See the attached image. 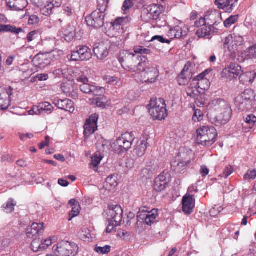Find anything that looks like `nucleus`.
Wrapping results in <instances>:
<instances>
[{"instance_id": "f257e3e1", "label": "nucleus", "mask_w": 256, "mask_h": 256, "mask_svg": "<svg viewBox=\"0 0 256 256\" xmlns=\"http://www.w3.org/2000/svg\"><path fill=\"white\" fill-rule=\"evenodd\" d=\"M98 8L86 18V22L88 26L98 28L103 26L105 14L104 12L108 7L109 1L97 0Z\"/></svg>"}, {"instance_id": "f03ea898", "label": "nucleus", "mask_w": 256, "mask_h": 256, "mask_svg": "<svg viewBox=\"0 0 256 256\" xmlns=\"http://www.w3.org/2000/svg\"><path fill=\"white\" fill-rule=\"evenodd\" d=\"M211 104L218 111V114L216 117V125L226 124L230 120L232 112L228 103L224 100L216 98L212 101Z\"/></svg>"}, {"instance_id": "7ed1b4c3", "label": "nucleus", "mask_w": 256, "mask_h": 256, "mask_svg": "<svg viewBox=\"0 0 256 256\" xmlns=\"http://www.w3.org/2000/svg\"><path fill=\"white\" fill-rule=\"evenodd\" d=\"M196 140L198 144L209 146L216 140L218 133L215 128L212 126H204L196 130Z\"/></svg>"}, {"instance_id": "20e7f679", "label": "nucleus", "mask_w": 256, "mask_h": 256, "mask_svg": "<svg viewBox=\"0 0 256 256\" xmlns=\"http://www.w3.org/2000/svg\"><path fill=\"white\" fill-rule=\"evenodd\" d=\"M148 107L149 113L154 120H161L168 116L166 104L162 98L152 99Z\"/></svg>"}, {"instance_id": "39448f33", "label": "nucleus", "mask_w": 256, "mask_h": 256, "mask_svg": "<svg viewBox=\"0 0 256 256\" xmlns=\"http://www.w3.org/2000/svg\"><path fill=\"white\" fill-rule=\"evenodd\" d=\"M123 210L119 205H112L106 210V218L109 225L106 228V232H110L114 227L120 224L122 221Z\"/></svg>"}, {"instance_id": "423d86ee", "label": "nucleus", "mask_w": 256, "mask_h": 256, "mask_svg": "<svg viewBox=\"0 0 256 256\" xmlns=\"http://www.w3.org/2000/svg\"><path fill=\"white\" fill-rule=\"evenodd\" d=\"M52 250L56 256H76L78 250V247L73 242L62 241L52 248Z\"/></svg>"}, {"instance_id": "0eeeda50", "label": "nucleus", "mask_w": 256, "mask_h": 256, "mask_svg": "<svg viewBox=\"0 0 256 256\" xmlns=\"http://www.w3.org/2000/svg\"><path fill=\"white\" fill-rule=\"evenodd\" d=\"M76 81L82 83L80 86V90L85 94H92L94 96H98L102 95L104 92V89L102 87H100L95 85L90 84L88 78L84 75L78 76Z\"/></svg>"}, {"instance_id": "6e6552de", "label": "nucleus", "mask_w": 256, "mask_h": 256, "mask_svg": "<svg viewBox=\"0 0 256 256\" xmlns=\"http://www.w3.org/2000/svg\"><path fill=\"white\" fill-rule=\"evenodd\" d=\"M164 11V8L162 6L153 4L143 10L142 18L146 22L151 20L160 21V16Z\"/></svg>"}, {"instance_id": "1a4fd4ad", "label": "nucleus", "mask_w": 256, "mask_h": 256, "mask_svg": "<svg viewBox=\"0 0 256 256\" xmlns=\"http://www.w3.org/2000/svg\"><path fill=\"white\" fill-rule=\"evenodd\" d=\"M140 60V56H136L129 50H123L120 52L119 61L123 68L130 72L132 69H134V66Z\"/></svg>"}, {"instance_id": "9d476101", "label": "nucleus", "mask_w": 256, "mask_h": 256, "mask_svg": "<svg viewBox=\"0 0 256 256\" xmlns=\"http://www.w3.org/2000/svg\"><path fill=\"white\" fill-rule=\"evenodd\" d=\"M244 42L242 36L234 34H230L225 38L224 45L225 48H227L232 55L238 52V48L243 46Z\"/></svg>"}, {"instance_id": "9b49d317", "label": "nucleus", "mask_w": 256, "mask_h": 256, "mask_svg": "<svg viewBox=\"0 0 256 256\" xmlns=\"http://www.w3.org/2000/svg\"><path fill=\"white\" fill-rule=\"evenodd\" d=\"M92 56L91 50L86 46H80L76 48V50L72 52L68 56V58L71 61L88 60Z\"/></svg>"}, {"instance_id": "f8f14e48", "label": "nucleus", "mask_w": 256, "mask_h": 256, "mask_svg": "<svg viewBox=\"0 0 256 256\" xmlns=\"http://www.w3.org/2000/svg\"><path fill=\"white\" fill-rule=\"evenodd\" d=\"M159 76V71L156 66H150L145 72L140 73L136 76V80L138 82H146L147 84H153Z\"/></svg>"}, {"instance_id": "ddd939ff", "label": "nucleus", "mask_w": 256, "mask_h": 256, "mask_svg": "<svg viewBox=\"0 0 256 256\" xmlns=\"http://www.w3.org/2000/svg\"><path fill=\"white\" fill-rule=\"evenodd\" d=\"M134 138L132 132H126L116 139L114 145L118 147V150L122 152H126L131 148Z\"/></svg>"}, {"instance_id": "4468645a", "label": "nucleus", "mask_w": 256, "mask_h": 256, "mask_svg": "<svg viewBox=\"0 0 256 256\" xmlns=\"http://www.w3.org/2000/svg\"><path fill=\"white\" fill-rule=\"evenodd\" d=\"M189 30L184 23L178 21L174 27H171L167 32V36L170 39L180 38L186 36Z\"/></svg>"}, {"instance_id": "2eb2a0df", "label": "nucleus", "mask_w": 256, "mask_h": 256, "mask_svg": "<svg viewBox=\"0 0 256 256\" xmlns=\"http://www.w3.org/2000/svg\"><path fill=\"white\" fill-rule=\"evenodd\" d=\"M222 20L221 14L218 12H212L208 16H206L204 18H200L198 20L195 22V26L199 27L206 24L211 26H217V22H220Z\"/></svg>"}, {"instance_id": "dca6fc26", "label": "nucleus", "mask_w": 256, "mask_h": 256, "mask_svg": "<svg viewBox=\"0 0 256 256\" xmlns=\"http://www.w3.org/2000/svg\"><path fill=\"white\" fill-rule=\"evenodd\" d=\"M158 216L156 209H153L151 211L140 210L137 215L138 221L150 226L155 222Z\"/></svg>"}, {"instance_id": "f3484780", "label": "nucleus", "mask_w": 256, "mask_h": 256, "mask_svg": "<svg viewBox=\"0 0 256 256\" xmlns=\"http://www.w3.org/2000/svg\"><path fill=\"white\" fill-rule=\"evenodd\" d=\"M241 71L242 68L240 66L236 64L232 63L223 70L222 76L223 78L232 80L240 75Z\"/></svg>"}, {"instance_id": "a211bd4d", "label": "nucleus", "mask_w": 256, "mask_h": 256, "mask_svg": "<svg viewBox=\"0 0 256 256\" xmlns=\"http://www.w3.org/2000/svg\"><path fill=\"white\" fill-rule=\"evenodd\" d=\"M170 180V174L168 171H164L158 176L156 178L154 188L156 192L164 190Z\"/></svg>"}, {"instance_id": "6ab92c4d", "label": "nucleus", "mask_w": 256, "mask_h": 256, "mask_svg": "<svg viewBox=\"0 0 256 256\" xmlns=\"http://www.w3.org/2000/svg\"><path fill=\"white\" fill-rule=\"evenodd\" d=\"M54 108L48 102H44L40 104L38 106H34L30 110L28 111L29 115H41L44 113L50 114H51Z\"/></svg>"}, {"instance_id": "aec40b11", "label": "nucleus", "mask_w": 256, "mask_h": 256, "mask_svg": "<svg viewBox=\"0 0 256 256\" xmlns=\"http://www.w3.org/2000/svg\"><path fill=\"white\" fill-rule=\"evenodd\" d=\"M98 118V114H94L86 120L84 126V134L85 136H88L94 134L96 130Z\"/></svg>"}, {"instance_id": "412c9836", "label": "nucleus", "mask_w": 256, "mask_h": 256, "mask_svg": "<svg viewBox=\"0 0 256 256\" xmlns=\"http://www.w3.org/2000/svg\"><path fill=\"white\" fill-rule=\"evenodd\" d=\"M204 77L205 72H202L192 80V85L196 86L199 91H202V93L208 90L210 84L209 80Z\"/></svg>"}, {"instance_id": "4be33fe9", "label": "nucleus", "mask_w": 256, "mask_h": 256, "mask_svg": "<svg viewBox=\"0 0 256 256\" xmlns=\"http://www.w3.org/2000/svg\"><path fill=\"white\" fill-rule=\"evenodd\" d=\"M191 64L187 62L180 74L178 78V82L180 86H185L188 84L190 79L192 77V72Z\"/></svg>"}, {"instance_id": "5701e85b", "label": "nucleus", "mask_w": 256, "mask_h": 256, "mask_svg": "<svg viewBox=\"0 0 256 256\" xmlns=\"http://www.w3.org/2000/svg\"><path fill=\"white\" fill-rule=\"evenodd\" d=\"M34 4L40 8L42 14L49 16L52 13L53 4L51 0H32Z\"/></svg>"}, {"instance_id": "b1692460", "label": "nucleus", "mask_w": 256, "mask_h": 256, "mask_svg": "<svg viewBox=\"0 0 256 256\" xmlns=\"http://www.w3.org/2000/svg\"><path fill=\"white\" fill-rule=\"evenodd\" d=\"M53 104L58 108L72 113L74 110V106L73 102L68 98L60 100L54 98Z\"/></svg>"}, {"instance_id": "393cba45", "label": "nucleus", "mask_w": 256, "mask_h": 256, "mask_svg": "<svg viewBox=\"0 0 256 256\" xmlns=\"http://www.w3.org/2000/svg\"><path fill=\"white\" fill-rule=\"evenodd\" d=\"M44 232L43 223L34 222L30 226L28 227L26 232V236L30 238L42 234Z\"/></svg>"}, {"instance_id": "a878e982", "label": "nucleus", "mask_w": 256, "mask_h": 256, "mask_svg": "<svg viewBox=\"0 0 256 256\" xmlns=\"http://www.w3.org/2000/svg\"><path fill=\"white\" fill-rule=\"evenodd\" d=\"M108 44L104 42L96 44L94 46V52L98 60H104L108 56Z\"/></svg>"}, {"instance_id": "bb28decb", "label": "nucleus", "mask_w": 256, "mask_h": 256, "mask_svg": "<svg viewBox=\"0 0 256 256\" xmlns=\"http://www.w3.org/2000/svg\"><path fill=\"white\" fill-rule=\"evenodd\" d=\"M190 164L176 158L171 162V168L176 174H184Z\"/></svg>"}, {"instance_id": "cd10ccee", "label": "nucleus", "mask_w": 256, "mask_h": 256, "mask_svg": "<svg viewBox=\"0 0 256 256\" xmlns=\"http://www.w3.org/2000/svg\"><path fill=\"white\" fill-rule=\"evenodd\" d=\"M195 206V200L193 196L185 195L182 198V210L186 214H190Z\"/></svg>"}, {"instance_id": "c85d7f7f", "label": "nucleus", "mask_w": 256, "mask_h": 256, "mask_svg": "<svg viewBox=\"0 0 256 256\" xmlns=\"http://www.w3.org/2000/svg\"><path fill=\"white\" fill-rule=\"evenodd\" d=\"M76 28L74 26L68 25L62 28L59 32L60 36L67 42H71L75 35Z\"/></svg>"}, {"instance_id": "c756f323", "label": "nucleus", "mask_w": 256, "mask_h": 256, "mask_svg": "<svg viewBox=\"0 0 256 256\" xmlns=\"http://www.w3.org/2000/svg\"><path fill=\"white\" fill-rule=\"evenodd\" d=\"M6 6L15 11L22 10L27 6L26 0H6Z\"/></svg>"}, {"instance_id": "7c9ffc66", "label": "nucleus", "mask_w": 256, "mask_h": 256, "mask_svg": "<svg viewBox=\"0 0 256 256\" xmlns=\"http://www.w3.org/2000/svg\"><path fill=\"white\" fill-rule=\"evenodd\" d=\"M140 58L141 59V62L139 60L138 64L134 66V67L136 68L134 69H132V70L130 71L131 72H136L134 74L135 78L136 76L139 74V76H140V73L142 72L146 71V69L150 68L148 66V62L144 57H143L144 60L142 58V56H140Z\"/></svg>"}, {"instance_id": "2f4dec72", "label": "nucleus", "mask_w": 256, "mask_h": 256, "mask_svg": "<svg viewBox=\"0 0 256 256\" xmlns=\"http://www.w3.org/2000/svg\"><path fill=\"white\" fill-rule=\"evenodd\" d=\"M176 158L190 164L194 158V154L191 150L183 148L180 150L178 156Z\"/></svg>"}, {"instance_id": "473e14b6", "label": "nucleus", "mask_w": 256, "mask_h": 256, "mask_svg": "<svg viewBox=\"0 0 256 256\" xmlns=\"http://www.w3.org/2000/svg\"><path fill=\"white\" fill-rule=\"evenodd\" d=\"M256 76V74L254 72H246L240 75V81L244 85L250 86L252 83Z\"/></svg>"}, {"instance_id": "72a5a7b5", "label": "nucleus", "mask_w": 256, "mask_h": 256, "mask_svg": "<svg viewBox=\"0 0 256 256\" xmlns=\"http://www.w3.org/2000/svg\"><path fill=\"white\" fill-rule=\"evenodd\" d=\"M158 166L152 162L148 164L142 170V174L146 178H150L158 170Z\"/></svg>"}, {"instance_id": "f704fd0d", "label": "nucleus", "mask_w": 256, "mask_h": 256, "mask_svg": "<svg viewBox=\"0 0 256 256\" xmlns=\"http://www.w3.org/2000/svg\"><path fill=\"white\" fill-rule=\"evenodd\" d=\"M147 144V142L144 140H138L134 147V151L138 156L141 157L144 155L146 150Z\"/></svg>"}, {"instance_id": "c9c22d12", "label": "nucleus", "mask_w": 256, "mask_h": 256, "mask_svg": "<svg viewBox=\"0 0 256 256\" xmlns=\"http://www.w3.org/2000/svg\"><path fill=\"white\" fill-rule=\"evenodd\" d=\"M215 4L218 8L224 10L226 12H231L234 5L233 0H216Z\"/></svg>"}, {"instance_id": "e433bc0d", "label": "nucleus", "mask_w": 256, "mask_h": 256, "mask_svg": "<svg viewBox=\"0 0 256 256\" xmlns=\"http://www.w3.org/2000/svg\"><path fill=\"white\" fill-rule=\"evenodd\" d=\"M0 24V32H11L14 34H18L22 32V29L20 28H17L15 26L10 24Z\"/></svg>"}, {"instance_id": "4c0bfd02", "label": "nucleus", "mask_w": 256, "mask_h": 256, "mask_svg": "<svg viewBox=\"0 0 256 256\" xmlns=\"http://www.w3.org/2000/svg\"><path fill=\"white\" fill-rule=\"evenodd\" d=\"M62 90L68 96H72L74 92V82L73 81H68L64 82L61 86Z\"/></svg>"}, {"instance_id": "58836bf2", "label": "nucleus", "mask_w": 256, "mask_h": 256, "mask_svg": "<svg viewBox=\"0 0 256 256\" xmlns=\"http://www.w3.org/2000/svg\"><path fill=\"white\" fill-rule=\"evenodd\" d=\"M130 21V18L128 16L124 18L120 17L116 19V20L112 23V26L114 28H116L118 30L120 28L123 29V26L126 24L128 23Z\"/></svg>"}, {"instance_id": "ea45409f", "label": "nucleus", "mask_w": 256, "mask_h": 256, "mask_svg": "<svg viewBox=\"0 0 256 256\" xmlns=\"http://www.w3.org/2000/svg\"><path fill=\"white\" fill-rule=\"evenodd\" d=\"M202 93V91H199V89L196 88V86L192 85V81L190 82L189 86L186 88V94L188 96L196 98L198 94Z\"/></svg>"}, {"instance_id": "a19ab883", "label": "nucleus", "mask_w": 256, "mask_h": 256, "mask_svg": "<svg viewBox=\"0 0 256 256\" xmlns=\"http://www.w3.org/2000/svg\"><path fill=\"white\" fill-rule=\"evenodd\" d=\"M211 29L210 28L204 27L198 29L196 34L199 38L210 39L211 38Z\"/></svg>"}, {"instance_id": "79ce46f5", "label": "nucleus", "mask_w": 256, "mask_h": 256, "mask_svg": "<svg viewBox=\"0 0 256 256\" xmlns=\"http://www.w3.org/2000/svg\"><path fill=\"white\" fill-rule=\"evenodd\" d=\"M16 204V202H15L14 200L12 198H10L7 202L3 204L2 208L4 212L9 214L14 211Z\"/></svg>"}, {"instance_id": "37998d69", "label": "nucleus", "mask_w": 256, "mask_h": 256, "mask_svg": "<svg viewBox=\"0 0 256 256\" xmlns=\"http://www.w3.org/2000/svg\"><path fill=\"white\" fill-rule=\"evenodd\" d=\"M117 175L112 174L108 176L106 180L105 186L106 188H109L110 190L111 188H115L117 184Z\"/></svg>"}, {"instance_id": "c03bdc74", "label": "nucleus", "mask_w": 256, "mask_h": 256, "mask_svg": "<svg viewBox=\"0 0 256 256\" xmlns=\"http://www.w3.org/2000/svg\"><path fill=\"white\" fill-rule=\"evenodd\" d=\"M236 105L238 107V109L242 111L247 110L250 105V102H248L246 100L241 98L240 100L238 99V96L236 98Z\"/></svg>"}, {"instance_id": "a18cd8bd", "label": "nucleus", "mask_w": 256, "mask_h": 256, "mask_svg": "<svg viewBox=\"0 0 256 256\" xmlns=\"http://www.w3.org/2000/svg\"><path fill=\"white\" fill-rule=\"evenodd\" d=\"M10 104V100L8 98V96L5 93L0 94V108L6 110Z\"/></svg>"}, {"instance_id": "49530a36", "label": "nucleus", "mask_w": 256, "mask_h": 256, "mask_svg": "<svg viewBox=\"0 0 256 256\" xmlns=\"http://www.w3.org/2000/svg\"><path fill=\"white\" fill-rule=\"evenodd\" d=\"M100 97H96L92 100V104H96V106L104 108L107 104L108 101L104 96L99 95Z\"/></svg>"}, {"instance_id": "de8ad7c7", "label": "nucleus", "mask_w": 256, "mask_h": 256, "mask_svg": "<svg viewBox=\"0 0 256 256\" xmlns=\"http://www.w3.org/2000/svg\"><path fill=\"white\" fill-rule=\"evenodd\" d=\"M244 54L248 58H256V44L248 48Z\"/></svg>"}, {"instance_id": "09e8293b", "label": "nucleus", "mask_w": 256, "mask_h": 256, "mask_svg": "<svg viewBox=\"0 0 256 256\" xmlns=\"http://www.w3.org/2000/svg\"><path fill=\"white\" fill-rule=\"evenodd\" d=\"M103 156L100 155V153L96 152L92 157V163L91 164L94 168H96L100 164L102 160Z\"/></svg>"}, {"instance_id": "8fccbe9b", "label": "nucleus", "mask_w": 256, "mask_h": 256, "mask_svg": "<svg viewBox=\"0 0 256 256\" xmlns=\"http://www.w3.org/2000/svg\"><path fill=\"white\" fill-rule=\"evenodd\" d=\"M254 92L251 90H246L242 94L238 96V99L240 100L241 98H244V99L246 100L248 102H250V100L253 97Z\"/></svg>"}, {"instance_id": "3c124183", "label": "nucleus", "mask_w": 256, "mask_h": 256, "mask_svg": "<svg viewBox=\"0 0 256 256\" xmlns=\"http://www.w3.org/2000/svg\"><path fill=\"white\" fill-rule=\"evenodd\" d=\"M238 15L231 16L224 21V26L230 28L232 25L235 24L238 20Z\"/></svg>"}, {"instance_id": "603ef678", "label": "nucleus", "mask_w": 256, "mask_h": 256, "mask_svg": "<svg viewBox=\"0 0 256 256\" xmlns=\"http://www.w3.org/2000/svg\"><path fill=\"white\" fill-rule=\"evenodd\" d=\"M111 247L110 246L106 245L104 246H100L96 245L95 248V251L102 254H108L110 251Z\"/></svg>"}, {"instance_id": "864d4df0", "label": "nucleus", "mask_w": 256, "mask_h": 256, "mask_svg": "<svg viewBox=\"0 0 256 256\" xmlns=\"http://www.w3.org/2000/svg\"><path fill=\"white\" fill-rule=\"evenodd\" d=\"M203 112L200 109L194 110V114L192 116V120L194 122H200L203 119Z\"/></svg>"}, {"instance_id": "5fc2aeb1", "label": "nucleus", "mask_w": 256, "mask_h": 256, "mask_svg": "<svg viewBox=\"0 0 256 256\" xmlns=\"http://www.w3.org/2000/svg\"><path fill=\"white\" fill-rule=\"evenodd\" d=\"M80 206L79 204H76L72 208V210L69 214L68 220H71L72 218L76 216L80 213Z\"/></svg>"}, {"instance_id": "6e6d98bb", "label": "nucleus", "mask_w": 256, "mask_h": 256, "mask_svg": "<svg viewBox=\"0 0 256 256\" xmlns=\"http://www.w3.org/2000/svg\"><path fill=\"white\" fill-rule=\"evenodd\" d=\"M104 80L110 84H118V83L119 82V80L118 78L116 76H104Z\"/></svg>"}, {"instance_id": "4d7b16f0", "label": "nucleus", "mask_w": 256, "mask_h": 256, "mask_svg": "<svg viewBox=\"0 0 256 256\" xmlns=\"http://www.w3.org/2000/svg\"><path fill=\"white\" fill-rule=\"evenodd\" d=\"M133 6L134 2L132 0H126L122 8V10L124 14H126V12L128 11Z\"/></svg>"}, {"instance_id": "13d9d810", "label": "nucleus", "mask_w": 256, "mask_h": 256, "mask_svg": "<svg viewBox=\"0 0 256 256\" xmlns=\"http://www.w3.org/2000/svg\"><path fill=\"white\" fill-rule=\"evenodd\" d=\"M52 238H48L44 241H40V250L46 249L52 244Z\"/></svg>"}, {"instance_id": "bf43d9fd", "label": "nucleus", "mask_w": 256, "mask_h": 256, "mask_svg": "<svg viewBox=\"0 0 256 256\" xmlns=\"http://www.w3.org/2000/svg\"><path fill=\"white\" fill-rule=\"evenodd\" d=\"M44 56L43 54H38L36 56L33 60L34 62H38V64H36V66L41 67L42 66L44 60H45Z\"/></svg>"}, {"instance_id": "052dcab7", "label": "nucleus", "mask_w": 256, "mask_h": 256, "mask_svg": "<svg viewBox=\"0 0 256 256\" xmlns=\"http://www.w3.org/2000/svg\"><path fill=\"white\" fill-rule=\"evenodd\" d=\"M40 241L39 239H34L32 240L31 247L33 251L37 252L40 250Z\"/></svg>"}, {"instance_id": "680f3d73", "label": "nucleus", "mask_w": 256, "mask_h": 256, "mask_svg": "<svg viewBox=\"0 0 256 256\" xmlns=\"http://www.w3.org/2000/svg\"><path fill=\"white\" fill-rule=\"evenodd\" d=\"M40 22V18L38 16L32 14L29 16L28 24L32 26H36Z\"/></svg>"}, {"instance_id": "e2e57ef3", "label": "nucleus", "mask_w": 256, "mask_h": 256, "mask_svg": "<svg viewBox=\"0 0 256 256\" xmlns=\"http://www.w3.org/2000/svg\"><path fill=\"white\" fill-rule=\"evenodd\" d=\"M246 122L250 125L252 128L253 126L256 122V116L254 114H250L245 119Z\"/></svg>"}, {"instance_id": "0e129e2a", "label": "nucleus", "mask_w": 256, "mask_h": 256, "mask_svg": "<svg viewBox=\"0 0 256 256\" xmlns=\"http://www.w3.org/2000/svg\"><path fill=\"white\" fill-rule=\"evenodd\" d=\"M256 178V170H249L244 176V180H254Z\"/></svg>"}, {"instance_id": "69168bd1", "label": "nucleus", "mask_w": 256, "mask_h": 256, "mask_svg": "<svg viewBox=\"0 0 256 256\" xmlns=\"http://www.w3.org/2000/svg\"><path fill=\"white\" fill-rule=\"evenodd\" d=\"M233 172V168L231 166H227L223 171V173L220 175L221 176L226 178Z\"/></svg>"}, {"instance_id": "338daca9", "label": "nucleus", "mask_w": 256, "mask_h": 256, "mask_svg": "<svg viewBox=\"0 0 256 256\" xmlns=\"http://www.w3.org/2000/svg\"><path fill=\"white\" fill-rule=\"evenodd\" d=\"M38 33L36 30L32 31L28 33L27 35L26 39L28 42H31L34 40L38 37Z\"/></svg>"}, {"instance_id": "774afa93", "label": "nucleus", "mask_w": 256, "mask_h": 256, "mask_svg": "<svg viewBox=\"0 0 256 256\" xmlns=\"http://www.w3.org/2000/svg\"><path fill=\"white\" fill-rule=\"evenodd\" d=\"M62 12L68 16H70L73 14V10L70 7L64 6L62 8Z\"/></svg>"}]
</instances>
